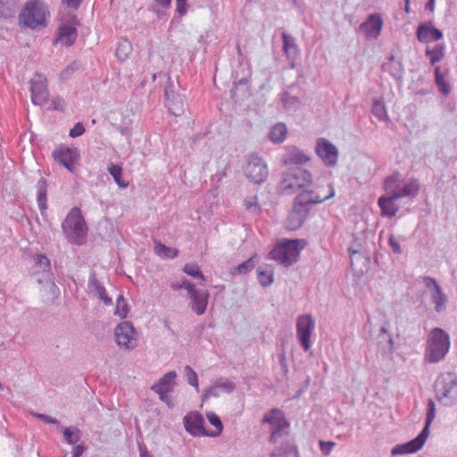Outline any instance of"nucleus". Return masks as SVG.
Masks as SVG:
<instances>
[{
  "label": "nucleus",
  "instance_id": "nucleus-1",
  "mask_svg": "<svg viewBox=\"0 0 457 457\" xmlns=\"http://www.w3.org/2000/svg\"><path fill=\"white\" fill-rule=\"evenodd\" d=\"M335 195V190L330 187L329 195L324 198L318 195L313 190H303L294 198L292 208L287 215V230L295 231L303 227L308 220L313 205L321 204Z\"/></svg>",
  "mask_w": 457,
  "mask_h": 457
},
{
  "label": "nucleus",
  "instance_id": "nucleus-2",
  "mask_svg": "<svg viewBox=\"0 0 457 457\" xmlns=\"http://www.w3.org/2000/svg\"><path fill=\"white\" fill-rule=\"evenodd\" d=\"M451 341L448 333L440 328H433L427 340L424 360L429 363L443 361L450 350Z\"/></svg>",
  "mask_w": 457,
  "mask_h": 457
},
{
  "label": "nucleus",
  "instance_id": "nucleus-3",
  "mask_svg": "<svg viewBox=\"0 0 457 457\" xmlns=\"http://www.w3.org/2000/svg\"><path fill=\"white\" fill-rule=\"evenodd\" d=\"M435 417L436 403H434L433 400L430 399L428 403L425 425L420 433L415 438L407 443L396 445L394 448H392L391 454L394 456L400 454L413 453L420 450L428 437L429 427L432 421L434 420Z\"/></svg>",
  "mask_w": 457,
  "mask_h": 457
},
{
  "label": "nucleus",
  "instance_id": "nucleus-4",
  "mask_svg": "<svg viewBox=\"0 0 457 457\" xmlns=\"http://www.w3.org/2000/svg\"><path fill=\"white\" fill-rule=\"evenodd\" d=\"M62 232L67 240L81 245L86 241L87 226L79 208H72L62 224Z\"/></svg>",
  "mask_w": 457,
  "mask_h": 457
},
{
  "label": "nucleus",
  "instance_id": "nucleus-5",
  "mask_svg": "<svg viewBox=\"0 0 457 457\" xmlns=\"http://www.w3.org/2000/svg\"><path fill=\"white\" fill-rule=\"evenodd\" d=\"M437 400L445 406L457 403V375L453 372L441 373L436 382Z\"/></svg>",
  "mask_w": 457,
  "mask_h": 457
},
{
  "label": "nucleus",
  "instance_id": "nucleus-6",
  "mask_svg": "<svg viewBox=\"0 0 457 457\" xmlns=\"http://www.w3.org/2000/svg\"><path fill=\"white\" fill-rule=\"evenodd\" d=\"M49 15L47 6L40 0H30L26 3L20 18L26 27L36 29L46 26V19Z\"/></svg>",
  "mask_w": 457,
  "mask_h": 457
},
{
  "label": "nucleus",
  "instance_id": "nucleus-7",
  "mask_svg": "<svg viewBox=\"0 0 457 457\" xmlns=\"http://www.w3.org/2000/svg\"><path fill=\"white\" fill-rule=\"evenodd\" d=\"M384 189L386 192H391L394 195V197H396L397 199L403 197H410L411 199H413L419 194L420 184L416 179H412L409 182H403L400 179V173L395 171L391 176L386 178L384 181Z\"/></svg>",
  "mask_w": 457,
  "mask_h": 457
},
{
  "label": "nucleus",
  "instance_id": "nucleus-8",
  "mask_svg": "<svg viewBox=\"0 0 457 457\" xmlns=\"http://www.w3.org/2000/svg\"><path fill=\"white\" fill-rule=\"evenodd\" d=\"M312 184V174L301 167L287 168V194L302 192Z\"/></svg>",
  "mask_w": 457,
  "mask_h": 457
},
{
  "label": "nucleus",
  "instance_id": "nucleus-9",
  "mask_svg": "<svg viewBox=\"0 0 457 457\" xmlns=\"http://www.w3.org/2000/svg\"><path fill=\"white\" fill-rule=\"evenodd\" d=\"M315 325V320L310 314H303L297 318L296 337L305 352H308L312 347L311 337Z\"/></svg>",
  "mask_w": 457,
  "mask_h": 457
},
{
  "label": "nucleus",
  "instance_id": "nucleus-10",
  "mask_svg": "<svg viewBox=\"0 0 457 457\" xmlns=\"http://www.w3.org/2000/svg\"><path fill=\"white\" fill-rule=\"evenodd\" d=\"M246 178L254 184L262 183L268 177L266 163L257 155H250L244 167Z\"/></svg>",
  "mask_w": 457,
  "mask_h": 457
},
{
  "label": "nucleus",
  "instance_id": "nucleus-11",
  "mask_svg": "<svg viewBox=\"0 0 457 457\" xmlns=\"http://www.w3.org/2000/svg\"><path fill=\"white\" fill-rule=\"evenodd\" d=\"M264 423L270 427V438L272 443H278L284 436L286 428V418L284 412L278 409L270 411L263 419Z\"/></svg>",
  "mask_w": 457,
  "mask_h": 457
},
{
  "label": "nucleus",
  "instance_id": "nucleus-12",
  "mask_svg": "<svg viewBox=\"0 0 457 457\" xmlns=\"http://www.w3.org/2000/svg\"><path fill=\"white\" fill-rule=\"evenodd\" d=\"M117 344L126 349H131L137 345V334L134 327L129 321L121 322L115 328Z\"/></svg>",
  "mask_w": 457,
  "mask_h": 457
},
{
  "label": "nucleus",
  "instance_id": "nucleus-13",
  "mask_svg": "<svg viewBox=\"0 0 457 457\" xmlns=\"http://www.w3.org/2000/svg\"><path fill=\"white\" fill-rule=\"evenodd\" d=\"M315 152L326 166L331 167L337 164L338 150L336 145L326 138H318Z\"/></svg>",
  "mask_w": 457,
  "mask_h": 457
},
{
  "label": "nucleus",
  "instance_id": "nucleus-14",
  "mask_svg": "<svg viewBox=\"0 0 457 457\" xmlns=\"http://www.w3.org/2000/svg\"><path fill=\"white\" fill-rule=\"evenodd\" d=\"M31 101L35 105H42L46 103L49 93L46 87V79L36 74L30 79Z\"/></svg>",
  "mask_w": 457,
  "mask_h": 457
},
{
  "label": "nucleus",
  "instance_id": "nucleus-15",
  "mask_svg": "<svg viewBox=\"0 0 457 457\" xmlns=\"http://www.w3.org/2000/svg\"><path fill=\"white\" fill-rule=\"evenodd\" d=\"M53 156L56 162L63 165L69 171L75 170V162L79 158L77 148L68 146H60L53 152Z\"/></svg>",
  "mask_w": 457,
  "mask_h": 457
},
{
  "label": "nucleus",
  "instance_id": "nucleus-16",
  "mask_svg": "<svg viewBox=\"0 0 457 457\" xmlns=\"http://www.w3.org/2000/svg\"><path fill=\"white\" fill-rule=\"evenodd\" d=\"M382 26L381 16L378 13H372L359 26V30L363 32L367 38L376 39L381 33Z\"/></svg>",
  "mask_w": 457,
  "mask_h": 457
},
{
  "label": "nucleus",
  "instance_id": "nucleus-17",
  "mask_svg": "<svg viewBox=\"0 0 457 457\" xmlns=\"http://www.w3.org/2000/svg\"><path fill=\"white\" fill-rule=\"evenodd\" d=\"M184 426L186 430L195 436H206L207 431L204 428V420L203 416L196 412H190L184 417Z\"/></svg>",
  "mask_w": 457,
  "mask_h": 457
},
{
  "label": "nucleus",
  "instance_id": "nucleus-18",
  "mask_svg": "<svg viewBox=\"0 0 457 457\" xmlns=\"http://www.w3.org/2000/svg\"><path fill=\"white\" fill-rule=\"evenodd\" d=\"M416 37L419 42L428 44L443 38V32L433 26L431 21L421 23L417 28Z\"/></svg>",
  "mask_w": 457,
  "mask_h": 457
},
{
  "label": "nucleus",
  "instance_id": "nucleus-19",
  "mask_svg": "<svg viewBox=\"0 0 457 457\" xmlns=\"http://www.w3.org/2000/svg\"><path fill=\"white\" fill-rule=\"evenodd\" d=\"M176 373L170 371L166 373L156 384L152 386V389L160 395L162 401L169 403L168 393L172 391L175 385Z\"/></svg>",
  "mask_w": 457,
  "mask_h": 457
},
{
  "label": "nucleus",
  "instance_id": "nucleus-20",
  "mask_svg": "<svg viewBox=\"0 0 457 457\" xmlns=\"http://www.w3.org/2000/svg\"><path fill=\"white\" fill-rule=\"evenodd\" d=\"M187 288L188 289V294L192 299V309L196 314H203L208 303L207 292L198 287Z\"/></svg>",
  "mask_w": 457,
  "mask_h": 457
},
{
  "label": "nucleus",
  "instance_id": "nucleus-21",
  "mask_svg": "<svg viewBox=\"0 0 457 457\" xmlns=\"http://www.w3.org/2000/svg\"><path fill=\"white\" fill-rule=\"evenodd\" d=\"M398 200L394 197L391 192H386V195H381L378 200V204L381 211L383 217L392 218L396 215L400 207L396 204L395 201Z\"/></svg>",
  "mask_w": 457,
  "mask_h": 457
},
{
  "label": "nucleus",
  "instance_id": "nucleus-22",
  "mask_svg": "<svg viewBox=\"0 0 457 457\" xmlns=\"http://www.w3.org/2000/svg\"><path fill=\"white\" fill-rule=\"evenodd\" d=\"M308 242L303 238L287 239V266L300 260L301 252L307 246Z\"/></svg>",
  "mask_w": 457,
  "mask_h": 457
},
{
  "label": "nucleus",
  "instance_id": "nucleus-23",
  "mask_svg": "<svg viewBox=\"0 0 457 457\" xmlns=\"http://www.w3.org/2000/svg\"><path fill=\"white\" fill-rule=\"evenodd\" d=\"M77 37L78 32L75 27L71 25H62L57 30L54 44L56 45L60 43L62 46H71L76 41Z\"/></svg>",
  "mask_w": 457,
  "mask_h": 457
},
{
  "label": "nucleus",
  "instance_id": "nucleus-24",
  "mask_svg": "<svg viewBox=\"0 0 457 457\" xmlns=\"http://www.w3.org/2000/svg\"><path fill=\"white\" fill-rule=\"evenodd\" d=\"M260 261L261 256L257 253H254L248 260L232 268L230 270V274L233 276L247 274L255 267L256 264L260 262Z\"/></svg>",
  "mask_w": 457,
  "mask_h": 457
},
{
  "label": "nucleus",
  "instance_id": "nucleus-25",
  "mask_svg": "<svg viewBox=\"0 0 457 457\" xmlns=\"http://www.w3.org/2000/svg\"><path fill=\"white\" fill-rule=\"evenodd\" d=\"M434 72L435 83L437 86L439 92L444 96L449 95L451 92V86L445 79L448 75V70L446 69L445 71H442L440 66H436Z\"/></svg>",
  "mask_w": 457,
  "mask_h": 457
},
{
  "label": "nucleus",
  "instance_id": "nucleus-26",
  "mask_svg": "<svg viewBox=\"0 0 457 457\" xmlns=\"http://www.w3.org/2000/svg\"><path fill=\"white\" fill-rule=\"evenodd\" d=\"M425 55L429 59L431 65H435L439 62L445 55V45L438 43L432 48L429 46L426 47Z\"/></svg>",
  "mask_w": 457,
  "mask_h": 457
},
{
  "label": "nucleus",
  "instance_id": "nucleus-27",
  "mask_svg": "<svg viewBox=\"0 0 457 457\" xmlns=\"http://www.w3.org/2000/svg\"><path fill=\"white\" fill-rule=\"evenodd\" d=\"M257 279L262 286H269L273 282L274 271L270 264H262L257 268Z\"/></svg>",
  "mask_w": 457,
  "mask_h": 457
},
{
  "label": "nucleus",
  "instance_id": "nucleus-28",
  "mask_svg": "<svg viewBox=\"0 0 457 457\" xmlns=\"http://www.w3.org/2000/svg\"><path fill=\"white\" fill-rule=\"evenodd\" d=\"M311 160V157L303 151L295 146L287 147V163L304 164Z\"/></svg>",
  "mask_w": 457,
  "mask_h": 457
},
{
  "label": "nucleus",
  "instance_id": "nucleus-29",
  "mask_svg": "<svg viewBox=\"0 0 457 457\" xmlns=\"http://www.w3.org/2000/svg\"><path fill=\"white\" fill-rule=\"evenodd\" d=\"M269 259L278 263L286 262V239H279L273 249L269 253Z\"/></svg>",
  "mask_w": 457,
  "mask_h": 457
},
{
  "label": "nucleus",
  "instance_id": "nucleus-30",
  "mask_svg": "<svg viewBox=\"0 0 457 457\" xmlns=\"http://www.w3.org/2000/svg\"><path fill=\"white\" fill-rule=\"evenodd\" d=\"M166 105L175 116H180L184 113L183 99L179 94H176L175 96H170V99H166Z\"/></svg>",
  "mask_w": 457,
  "mask_h": 457
},
{
  "label": "nucleus",
  "instance_id": "nucleus-31",
  "mask_svg": "<svg viewBox=\"0 0 457 457\" xmlns=\"http://www.w3.org/2000/svg\"><path fill=\"white\" fill-rule=\"evenodd\" d=\"M378 345L385 353L394 352V340L386 328H381L378 334Z\"/></svg>",
  "mask_w": 457,
  "mask_h": 457
},
{
  "label": "nucleus",
  "instance_id": "nucleus-32",
  "mask_svg": "<svg viewBox=\"0 0 457 457\" xmlns=\"http://www.w3.org/2000/svg\"><path fill=\"white\" fill-rule=\"evenodd\" d=\"M431 297L436 305L435 309L437 312H441L445 309L448 299L445 294L443 293L441 287H433Z\"/></svg>",
  "mask_w": 457,
  "mask_h": 457
},
{
  "label": "nucleus",
  "instance_id": "nucleus-33",
  "mask_svg": "<svg viewBox=\"0 0 457 457\" xmlns=\"http://www.w3.org/2000/svg\"><path fill=\"white\" fill-rule=\"evenodd\" d=\"M37 202L40 211L43 212L47 209L46 204V181L45 179H40L37 184Z\"/></svg>",
  "mask_w": 457,
  "mask_h": 457
},
{
  "label": "nucleus",
  "instance_id": "nucleus-34",
  "mask_svg": "<svg viewBox=\"0 0 457 457\" xmlns=\"http://www.w3.org/2000/svg\"><path fill=\"white\" fill-rule=\"evenodd\" d=\"M154 253L162 259H174L179 254L176 248L169 247L161 242L154 243Z\"/></svg>",
  "mask_w": 457,
  "mask_h": 457
},
{
  "label": "nucleus",
  "instance_id": "nucleus-35",
  "mask_svg": "<svg viewBox=\"0 0 457 457\" xmlns=\"http://www.w3.org/2000/svg\"><path fill=\"white\" fill-rule=\"evenodd\" d=\"M269 137L275 144L282 143L286 137V125L281 122L274 125L270 131Z\"/></svg>",
  "mask_w": 457,
  "mask_h": 457
},
{
  "label": "nucleus",
  "instance_id": "nucleus-36",
  "mask_svg": "<svg viewBox=\"0 0 457 457\" xmlns=\"http://www.w3.org/2000/svg\"><path fill=\"white\" fill-rule=\"evenodd\" d=\"M372 114L379 120H387L388 115L383 100H373L371 106Z\"/></svg>",
  "mask_w": 457,
  "mask_h": 457
},
{
  "label": "nucleus",
  "instance_id": "nucleus-37",
  "mask_svg": "<svg viewBox=\"0 0 457 457\" xmlns=\"http://www.w3.org/2000/svg\"><path fill=\"white\" fill-rule=\"evenodd\" d=\"M299 50L295 44V39L287 35V68L295 66V58L298 54Z\"/></svg>",
  "mask_w": 457,
  "mask_h": 457
},
{
  "label": "nucleus",
  "instance_id": "nucleus-38",
  "mask_svg": "<svg viewBox=\"0 0 457 457\" xmlns=\"http://www.w3.org/2000/svg\"><path fill=\"white\" fill-rule=\"evenodd\" d=\"M109 173L112 176L115 183L121 188H126L129 183L122 179V169L119 165L111 164L108 168Z\"/></svg>",
  "mask_w": 457,
  "mask_h": 457
},
{
  "label": "nucleus",
  "instance_id": "nucleus-39",
  "mask_svg": "<svg viewBox=\"0 0 457 457\" xmlns=\"http://www.w3.org/2000/svg\"><path fill=\"white\" fill-rule=\"evenodd\" d=\"M207 418H208L209 422L215 428V430L210 431V432L207 431L206 436H219L221 433L222 428H223L220 417L217 414L211 412V413L207 414Z\"/></svg>",
  "mask_w": 457,
  "mask_h": 457
},
{
  "label": "nucleus",
  "instance_id": "nucleus-40",
  "mask_svg": "<svg viewBox=\"0 0 457 457\" xmlns=\"http://www.w3.org/2000/svg\"><path fill=\"white\" fill-rule=\"evenodd\" d=\"M128 312H129L128 303H126L123 296L120 294H118L114 314L116 316H118L120 319H124L127 317Z\"/></svg>",
  "mask_w": 457,
  "mask_h": 457
},
{
  "label": "nucleus",
  "instance_id": "nucleus-41",
  "mask_svg": "<svg viewBox=\"0 0 457 457\" xmlns=\"http://www.w3.org/2000/svg\"><path fill=\"white\" fill-rule=\"evenodd\" d=\"M348 252L350 254V265L353 270L356 269L355 265L359 262H362L365 267L369 264L370 259L364 256L361 252L352 250L351 248L348 249Z\"/></svg>",
  "mask_w": 457,
  "mask_h": 457
},
{
  "label": "nucleus",
  "instance_id": "nucleus-42",
  "mask_svg": "<svg viewBox=\"0 0 457 457\" xmlns=\"http://www.w3.org/2000/svg\"><path fill=\"white\" fill-rule=\"evenodd\" d=\"M131 52V46L128 40L120 41L116 49V55L120 60H125Z\"/></svg>",
  "mask_w": 457,
  "mask_h": 457
},
{
  "label": "nucleus",
  "instance_id": "nucleus-43",
  "mask_svg": "<svg viewBox=\"0 0 457 457\" xmlns=\"http://www.w3.org/2000/svg\"><path fill=\"white\" fill-rule=\"evenodd\" d=\"M389 73L395 79H401L403 75V65L402 62H394L393 63H389L388 67Z\"/></svg>",
  "mask_w": 457,
  "mask_h": 457
},
{
  "label": "nucleus",
  "instance_id": "nucleus-44",
  "mask_svg": "<svg viewBox=\"0 0 457 457\" xmlns=\"http://www.w3.org/2000/svg\"><path fill=\"white\" fill-rule=\"evenodd\" d=\"M79 62L74 61L71 64H69L65 69L62 71L60 73V78L62 80L68 79L76 71L79 69Z\"/></svg>",
  "mask_w": 457,
  "mask_h": 457
},
{
  "label": "nucleus",
  "instance_id": "nucleus-45",
  "mask_svg": "<svg viewBox=\"0 0 457 457\" xmlns=\"http://www.w3.org/2000/svg\"><path fill=\"white\" fill-rule=\"evenodd\" d=\"M184 272L187 275L193 277V278H199L201 279H204V275L202 271L200 270L198 265L194 263H188L184 266L183 269Z\"/></svg>",
  "mask_w": 457,
  "mask_h": 457
},
{
  "label": "nucleus",
  "instance_id": "nucleus-46",
  "mask_svg": "<svg viewBox=\"0 0 457 457\" xmlns=\"http://www.w3.org/2000/svg\"><path fill=\"white\" fill-rule=\"evenodd\" d=\"M185 374L187 383L196 388L198 391V378L195 370L190 366L185 367Z\"/></svg>",
  "mask_w": 457,
  "mask_h": 457
},
{
  "label": "nucleus",
  "instance_id": "nucleus-47",
  "mask_svg": "<svg viewBox=\"0 0 457 457\" xmlns=\"http://www.w3.org/2000/svg\"><path fill=\"white\" fill-rule=\"evenodd\" d=\"M63 436L66 441L71 444H76L79 440V430H71L70 428H65L63 430Z\"/></svg>",
  "mask_w": 457,
  "mask_h": 457
},
{
  "label": "nucleus",
  "instance_id": "nucleus-48",
  "mask_svg": "<svg viewBox=\"0 0 457 457\" xmlns=\"http://www.w3.org/2000/svg\"><path fill=\"white\" fill-rule=\"evenodd\" d=\"M244 205L246 210H249L253 213H258L260 212V207L256 201V196L247 197L244 201Z\"/></svg>",
  "mask_w": 457,
  "mask_h": 457
},
{
  "label": "nucleus",
  "instance_id": "nucleus-49",
  "mask_svg": "<svg viewBox=\"0 0 457 457\" xmlns=\"http://www.w3.org/2000/svg\"><path fill=\"white\" fill-rule=\"evenodd\" d=\"M320 449L324 456H328L332 452L336 444L332 441H322L319 442Z\"/></svg>",
  "mask_w": 457,
  "mask_h": 457
},
{
  "label": "nucleus",
  "instance_id": "nucleus-50",
  "mask_svg": "<svg viewBox=\"0 0 457 457\" xmlns=\"http://www.w3.org/2000/svg\"><path fill=\"white\" fill-rule=\"evenodd\" d=\"M13 10L2 0H0V17L2 18H11L13 16Z\"/></svg>",
  "mask_w": 457,
  "mask_h": 457
},
{
  "label": "nucleus",
  "instance_id": "nucleus-51",
  "mask_svg": "<svg viewBox=\"0 0 457 457\" xmlns=\"http://www.w3.org/2000/svg\"><path fill=\"white\" fill-rule=\"evenodd\" d=\"M35 261H36L37 264L39 265L40 268L43 269V270H46L49 269V267H50V261L46 255L37 254L35 256Z\"/></svg>",
  "mask_w": 457,
  "mask_h": 457
},
{
  "label": "nucleus",
  "instance_id": "nucleus-52",
  "mask_svg": "<svg viewBox=\"0 0 457 457\" xmlns=\"http://www.w3.org/2000/svg\"><path fill=\"white\" fill-rule=\"evenodd\" d=\"M84 132H85V128H84L83 124L80 122H78L75 124V126L72 129H71L69 135L71 137H77L83 135Z\"/></svg>",
  "mask_w": 457,
  "mask_h": 457
},
{
  "label": "nucleus",
  "instance_id": "nucleus-53",
  "mask_svg": "<svg viewBox=\"0 0 457 457\" xmlns=\"http://www.w3.org/2000/svg\"><path fill=\"white\" fill-rule=\"evenodd\" d=\"M300 106H301V102L298 97H296V96L289 97L287 96V112L290 110L296 111L300 108Z\"/></svg>",
  "mask_w": 457,
  "mask_h": 457
},
{
  "label": "nucleus",
  "instance_id": "nucleus-54",
  "mask_svg": "<svg viewBox=\"0 0 457 457\" xmlns=\"http://www.w3.org/2000/svg\"><path fill=\"white\" fill-rule=\"evenodd\" d=\"M388 244L395 253L401 254L402 247L400 243L394 237V236H390L388 239Z\"/></svg>",
  "mask_w": 457,
  "mask_h": 457
},
{
  "label": "nucleus",
  "instance_id": "nucleus-55",
  "mask_svg": "<svg viewBox=\"0 0 457 457\" xmlns=\"http://www.w3.org/2000/svg\"><path fill=\"white\" fill-rule=\"evenodd\" d=\"M176 93L174 91L173 82L170 80V78H168V81L165 85L164 96L166 99H170V96H175Z\"/></svg>",
  "mask_w": 457,
  "mask_h": 457
},
{
  "label": "nucleus",
  "instance_id": "nucleus-56",
  "mask_svg": "<svg viewBox=\"0 0 457 457\" xmlns=\"http://www.w3.org/2000/svg\"><path fill=\"white\" fill-rule=\"evenodd\" d=\"M187 5L186 0H177V12L179 15H184L187 12Z\"/></svg>",
  "mask_w": 457,
  "mask_h": 457
},
{
  "label": "nucleus",
  "instance_id": "nucleus-57",
  "mask_svg": "<svg viewBox=\"0 0 457 457\" xmlns=\"http://www.w3.org/2000/svg\"><path fill=\"white\" fill-rule=\"evenodd\" d=\"M420 284H423V286H438L436 281L429 277H421L420 280L418 281Z\"/></svg>",
  "mask_w": 457,
  "mask_h": 457
},
{
  "label": "nucleus",
  "instance_id": "nucleus-58",
  "mask_svg": "<svg viewBox=\"0 0 457 457\" xmlns=\"http://www.w3.org/2000/svg\"><path fill=\"white\" fill-rule=\"evenodd\" d=\"M81 2L82 0H62L64 4L74 10H77L79 7Z\"/></svg>",
  "mask_w": 457,
  "mask_h": 457
},
{
  "label": "nucleus",
  "instance_id": "nucleus-59",
  "mask_svg": "<svg viewBox=\"0 0 457 457\" xmlns=\"http://www.w3.org/2000/svg\"><path fill=\"white\" fill-rule=\"evenodd\" d=\"M98 295H99V297L104 302L105 304H110L112 303V299L107 296L105 287H99Z\"/></svg>",
  "mask_w": 457,
  "mask_h": 457
},
{
  "label": "nucleus",
  "instance_id": "nucleus-60",
  "mask_svg": "<svg viewBox=\"0 0 457 457\" xmlns=\"http://www.w3.org/2000/svg\"><path fill=\"white\" fill-rule=\"evenodd\" d=\"M84 453V447L82 445H76L72 451V457H80Z\"/></svg>",
  "mask_w": 457,
  "mask_h": 457
},
{
  "label": "nucleus",
  "instance_id": "nucleus-61",
  "mask_svg": "<svg viewBox=\"0 0 457 457\" xmlns=\"http://www.w3.org/2000/svg\"><path fill=\"white\" fill-rule=\"evenodd\" d=\"M435 1L436 0H428L425 4V10L429 12H434L435 10Z\"/></svg>",
  "mask_w": 457,
  "mask_h": 457
},
{
  "label": "nucleus",
  "instance_id": "nucleus-62",
  "mask_svg": "<svg viewBox=\"0 0 457 457\" xmlns=\"http://www.w3.org/2000/svg\"><path fill=\"white\" fill-rule=\"evenodd\" d=\"M161 6L169 7L171 0H155Z\"/></svg>",
  "mask_w": 457,
  "mask_h": 457
},
{
  "label": "nucleus",
  "instance_id": "nucleus-63",
  "mask_svg": "<svg viewBox=\"0 0 457 457\" xmlns=\"http://www.w3.org/2000/svg\"><path fill=\"white\" fill-rule=\"evenodd\" d=\"M404 1V12L406 13H409L411 12V9H410V2L411 0H403Z\"/></svg>",
  "mask_w": 457,
  "mask_h": 457
},
{
  "label": "nucleus",
  "instance_id": "nucleus-64",
  "mask_svg": "<svg viewBox=\"0 0 457 457\" xmlns=\"http://www.w3.org/2000/svg\"><path fill=\"white\" fill-rule=\"evenodd\" d=\"M141 457H152L145 449H140Z\"/></svg>",
  "mask_w": 457,
  "mask_h": 457
}]
</instances>
